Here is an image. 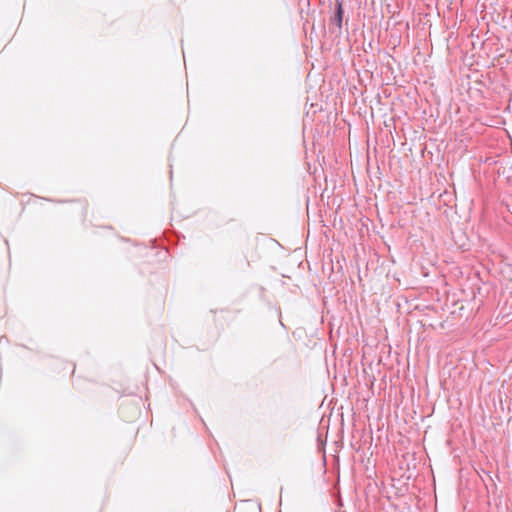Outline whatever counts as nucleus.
<instances>
[{
    "instance_id": "obj_1",
    "label": "nucleus",
    "mask_w": 512,
    "mask_h": 512,
    "mask_svg": "<svg viewBox=\"0 0 512 512\" xmlns=\"http://www.w3.org/2000/svg\"><path fill=\"white\" fill-rule=\"evenodd\" d=\"M342 19H343V9H342V5L341 4H338V7H337V10H336V13H335V23L337 24V26L340 28L341 25H342Z\"/></svg>"
}]
</instances>
